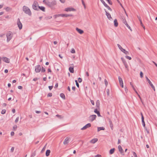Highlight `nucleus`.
Returning a JSON list of instances; mask_svg holds the SVG:
<instances>
[{"label": "nucleus", "mask_w": 157, "mask_h": 157, "mask_svg": "<svg viewBox=\"0 0 157 157\" xmlns=\"http://www.w3.org/2000/svg\"><path fill=\"white\" fill-rule=\"evenodd\" d=\"M43 2L48 6L50 7L52 9H55L54 6L56 4V2L55 0L50 2L48 0H44Z\"/></svg>", "instance_id": "obj_1"}, {"label": "nucleus", "mask_w": 157, "mask_h": 157, "mask_svg": "<svg viewBox=\"0 0 157 157\" xmlns=\"http://www.w3.org/2000/svg\"><path fill=\"white\" fill-rule=\"evenodd\" d=\"M22 10L26 14L29 15L30 16L31 15L32 13L30 9L27 6H24L22 7Z\"/></svg>", "instance_id": "obj_2"}, {"label": "nucleus", "mask_w": 157, "mask_h": 157, "mask_svg": "<svg viewBox=\"0 0 157 157\" xmlns=\"http://www.w3.org/2000/svg\"><path fill=\"white\" fill-rule=\"evenodd\" d=\"M38 5V4L37 2L36 1H34L32 5L33 9L37 11L39 9L37 8V6Z\"/></svg>", "instance_id": "obj_3"}, {"label": "nucleus", "mask_w": 157, "mask_h": 157, "mask_svg": "<svg viewBox=\"0 0 157 157\" xmlns=\"http://www.w3.org/2000/svg\"><path fill=\"white\" fill-rule=\"evenodd\" d=\"M146 78L148 82V83L151 86V87L152 88V89L154 90V91H155V86H154V85H153L151 81H150V80L149 79V78H148V77L146 76Z\"/></svg>", "instance_id": "obj_4"}, {"label": "nucleus", "mask_w": 157, "mask_h": 157, "mask_svg": "<svg viewBox=\"0 0 157 157\" xmlns=\"http://www.w3.org/2000/svg\"><path fill=\"white\" fill-rule=\"evenodd\" d=\"M7 41L8 42L10 41L12 37V35L10 32H9L6 34Z\"/></svg>", "instance_id": "obj_5"}, {"label": "nucleus", "mask_w": 157, "mask_h": 157, "mask_svg": "<svg viewBox=\"0 0 157 157\" xmlns=\"http://www.w3.org/2000/svg\"><path fill=\"white\" fill-rule=\"evenodd\" d=\"M41 70V67L40 65H38L35 67V71L36 73L39 72Z\"/></svg>", "instance_id": "obj_6"}, {"label": "nucleus", "mask_w": 157, "mask_h": 157, "mask_svg": "<svg viewBox=\"0 0 157 157\" xmlns=\"http://www.w3.org/2000/svg\"><path fill=\"white\" fill-rule=\"evenodd\" d=\"M97 116L95 115H92L89 116V118L90 121L91 122L95 120L96 117Z\"/></svg>", "instance_id": "obj_7"}, {"label": "nucleus", "mask_w": 157, "mask_h": 157, "mask_svg": "<svg viewBox=\"0 0 157 157\" xmlns=\"http://www.w3.org/2000/svg\"><path fill=\"white\" fill-rule=\"evenodd\" d=\"M17 25L19 29H21L22 27V25L19 18H18L17 19Z\"/></svg>", "instance_id": "obj_8"}, {"label": "nucleus", "mask_w": 157, "mask_h": 157, "mask_svg": "<svg viewBox=\"0 0 157 157\" xmlns=\"http://www.w3.org/2000/svg\"><path fill=\"white\" fill-rule=\"evenodd\" d=\"M121 59L122 60L126 68L128 69V66L125 59L123 57H121Z\"/></svg>", "instance_id": "obj_9"}, {"label": "nucleus", "mask_w": 157, "mask_h": 157, "mask_svg": "<svg viewBox=\"0 0 157 157\" xmlns=\"http://www.w3.org/2000/svg\"><path fill=\"white\" fill-rule=\"evenodd\" d=\"M123 22L127 26V27L132 31V29H131L130 27L128 24L126 20L124 18H122Z\"/></svg>", "instance_id": "obj_10"}, {"label": "nucleus", "mask_w": 157, "mask_h": 157, "mask_svg": "<svg viewBox=\"0 0 157 157\" xmlns=\"http://www.w3.org/2000/svg\"><path fill=\"white\" fill-rule=\"evenodd\" d=\"M118 148L119 150V151L121 153V154L123 155H124V151L123 150L121 146L119 145L118 147Z\"/></svg>", "instance_id": "obj_11"}, {"label": "nucleus", "mask_w": 157, "mask_h": 157, "mask_svg": "<svg viewBox=\"0 0 157 157\" xmlns=\"http://www.w3.org/2000/svg\"><path fill=\"white\" fill-rule=\"evenodd\" d=\"M118 79H119V82L120 85L121 86L122 88H123V87H124L123 82V81L122 78L120 76H119L118 77Z\"/></svg>", "instance_id": "obj_12"}, {"label": "nucleus", "mask_w": 157, "mask_h": 157, "mask_svg": "<svg viewBox=\"0 0 157 157\" xmlns=\"http://www.w3.org/2000/svg\"><path fill=\"white\" fill-rule=\"evenodd\" d=\"M91 126V124L90 123H88L86 124L85 126H84L82 128H81V130H84L86 128L90 127Z\"/></svg>", "instance_id": "obj_13"}, {"label": "nucleus", "mask_w": 157, "mask_h": 157, "mask_svg": "<svg viewBox=\"0 0 157 157\" xmlns=\"http://www.w3.org/2000/svg\"><path fill=\"white\" fill-rule=\"evenodd\" d=\"M2 59L3 61L7 63H9L10 62L9 59L6 57H3Z\"/></svg>", "instance_id": "obj_14"}, {"label": "nucleus", "mask_w": 157, "mask_h": 157, "mask_svg": "<svg viewBox=\"0 0 157 157\" xmlns=\"http://www.w3.org/2000/svg\"><path fill=\"white\" fill-rule=\"evenodd\" d=\"M70 140V138L68 137H67L66 138V139L64 140L63 141V144L65 145L69 143V141Z\"/></svg>", "instance_id": "obj_15"}, {"label": "nucleus", "mask_w": 157, "mask_h": 157, "mask_svg": "<svg viewBox=\"0 0 157 157\" xmlns=\"http://www.w3.org/2000/svg\"><path fill=\"white\" fill-rule=\"evenodd\" d=\"M65 10L67 12L70 11H75V9L73 8H67L65 9Z\"/></svg>", "instance_id": "obj_16"}, {"label": "nucleus", "mask_w": 157, "mask_h": 157, "mask_svg": "<svg viewBox=\"0 0 157 157\" xmlns=\"http://www.w3.org/2000/svg\"><path fill=\"white\" fill-rule=\"evenodd\" d=\"M105 10L106 13V15L107 16L108 18L110 20L111 19H112V17H111L110 14L109 13L107 12L105 9Z\"/></svg>", "instance_id": "obj_17"}, {"label": "nucleus", "mask_w": 157, "mask_h": 157, "mask_svg": "<svg viewBox=\"0 0 157 157\" xmlns=\"http://www.w3.org/2000/svg\"><path fill=\"white\" fill-rule=\"evenodd\" d=\"M109 122V124L110 127L113 130V125L112 122L111 120L109 118L108 119Z\"/></svg>", "instance_id": "obj_18"}, {"label": "nucleus", "mask_w": 157, "mask_h": 157, "mask_svg": "<svg viewBox=\"0 0 157 157\" xmlns=\"http://www.w3.org/2000/svg\"><path fill=\"white\" fill-rule=\"evenodd\" d=\"M60 16L62 17H68L71 16L72 15L71 14H60Z\"/></svg>", "instance_id": "obj_19"}, {"label": "nucleus", "mask_w": 157, "mask_h": 157, "mask_svg": "<svg viewBox=\"0 0 157 157\" xmlns=\"http://www.w3.org/2000/svg\"><path fill=\"white\" fill-rule=\"evenodd\" d=\"M76 30L80 34H82L84 32L82 30L78 28H76Z\"/></svg>", "instance_id": "obj_20"}, {"label": "nucleus", "mask_w": 157, "mask_h": 157, "mask_svg": "<svg viewBox=\"0 0 157 157\" xmlns=\"http://www.w3.org/2000/svg\"><path fill=\"white\" fill-rule=\"evenodd\" d=\"M98 140V139L97 138H94L92 139L90 141V143L92 144H94L97 142Z\"/></svg>", "instance_id": "obj_21"}, {"label": "nucleus", "mask_w": 157, "mask_h": 157, "mask_svg": "<svg viewBox=\"0 0 157 157\" xmlns=\"http://www.w3.org/2000/svg\"><path fill=\"white\" fill-rule=\"evenodd\" d=\"M141 119H142V125H143V126H144V128H145V122L144 121V116H142V118H141Z\"/></svg>", "instance_id": "obj_22"}, {"label": "nucleus", "mask_w": 157, "mask_h": 157, "mask_svg": "<svg viewBox=\"0 0 157 157\" xmlns=\"http://www.w3.org/2000/svg\"><path fill=\"white\" fill-rule=\"evenodd\" d=\"M100 101L99 100H97L96 102V108L99 109Z\"/></svg>", "instance_id": "obj_23"}, {"label": "nucleus", "mask_w": 157, "mask_h": 157, "mask_svg": "<svg viewBox=\"0 0 157 157\" xmlns=\"http://www.w3.org/2000/svg\"><path fill=\"white\" fill-rule=\"evenodd\" d=\"M38 9H40L43 12L45 11V8L43 6H38Z\"/></svg>", "instance_id": "obj_24"}, {"label": "nucleus", "mask_w": 157, "mask_h": 157, "mask_svg": "<svg viewBox=\"0 0 157 157\" xmlns=\"http://www.w3.org/2000/svg\"><path fill=\"white\" fill-rule=\"evenodd\" d=\"M121 51L126 55H129V52L128 51H126V50H121Z\"/></svg>", "instance_id": "obj_25"}, {"label": "nucleus", "mask_w": 157, "mask_h": 157, "mask_svg": "<svg viewBox=\"0 0 157 157\" xmlns=\"http://www.w3.org/2000/svg\"><path fill=\"white\" fill-rule=\"evenodd\" d=\"M114 25L115 27H117L118 25V23L117 21V19H115L114 21Z\"/></svg>", "instance_id": "obj_26"}, {"label": "nucleus", "mask_w": 157, "mask_h": 157, "mask_svg": "<svg viewBox=\"0 0 157 157\" xmlns=\"http://www.w3.org/2000/svg\"><path fill=\"white\" fill-rule=\"evenodd\" d=\"M51 151L50 150H47L46 152V156H48L50 153Z\"/></svg>", "instance_id": "obj_27"}, {"label": "nucleus", "mask_w": 157, "mask_h": 157, "mask_svg": "<svg viewBox=\"0 0 157 157\" xmlns=\"http://www.w3.org/2000/svg\"><path fill=\"white\" fill-rule=\"evenodd\" d=\"M69 70L71 73H73L74 72V68L73 67H70Z\"/></svg>", "instance_id": "obj_28"}, {"label": "nucleus", "mask_w": 157, "mask_h": 157, "mask_svg": "<svg viewBox=\"0 0 157 157\" xmlns=\"http://www.w3.org/2000/svg\"><path fill=\"white\" fill-rule=\"evenodd\" d=\"M115 150V149L114 148H113L111 149L109 151V154H113Z\"/></svg>", "instance_id": "obj_29"}, {"label": "nucleus", "mask_w": 157, "mask_h": 157, "mask_svg": "<svg viewBox=\"0 0 157 157\" xmlns=\"http://www.w3.org/2000/svg\"><path fill=\"white\" fill-rule=\"evenodd\" d=\"M105 129V128L103 127H100L98 128V132H99L101 130H104Z\"/></svg>", "instance_id": "obj_30"}, {"label": "nucleus", "mask_w": 157, "mask_h": 157, "mask_svg": "<svg viewBox=\"0 0 157 157\" xmlns=\"http://www.w3.org/2000/svg\"><path fill=\"white\" fill-rule=\"evenodd\" d=\"M60 97L63 99H65V97L64 94L63 93H61L60 95Z\"/></svg>", "instance_id": "obj_31"}, {"label": "nucleus", "mask_w": 157, "mask_h": 157, "mask_svg": "<svg viewBox=\"0 0 157 157\" xmlns=\"http://www.w3.org/2000/svg\"><path fill=\"white\" fill-rule=\"evenodd\" d=\"M6 110L5 109H2L1 111V114H5L6 113Z\"/></svg>", "instance_id": "obj_32"}, {"label": "nucleus", "mask_w": 157, "mask_h": 157, "mask_svg": "<svg viewBox=\"0 0 157 157\" xmlns=\"http://www.w3.org/2000/svg\"><path fill=\"white\" fill-rule=\"evenodd\" d=\"M101 2L103 4L104 6L105 7L107 5L103 0H100Z\"/></svg>", "instance_id": "obj_33"}, {"label": "nucleus", "mask_w": 157, "mask_h": 157, "mask_svg": "<svg viewBox=\"0 0 157 157\" xmlns=\"http://www.w3.org/2000/svg\"><path fill=\"white\" fill-rule=\"evenodd\" d=\"M99 109L96 108L94 110V112L95 113H98L99 112V111L98 110V109Z\"/></svg>", "instance_id": "obj_34"}, {"label": "nucleus", "mask_w": 157, "mask_h": 157, "mask_svg": "<svg viewBox=\"0 0 157 157\" xmlns=\"http://www.w3.org/2000/svg\"><path fill=\"white\" fill-rule=\"evenodd\" d=\"M36 155V153H35V151L33 152L32 153L30 157H34V156H35Z\"/></svg>", "instance_id": "obj_35"}, {"label": "nucleus", "mask_w": 157, "mask_h": 157, "mask_svg": "<svg viewBox=\"0 0 157 157\" xmlns=\"http://www.w3.org/2000/svg\"><path fill=\"white\" fill-rule=\"evenodd\" d=\"M46 70L45 68H44L43 67H42V69L41 70V72H44Z\"/></svg>", "instance_id": "obj_36"}, {"label": "nucleus", "mask_w": 157, "mask_h": 157, "mask_svg": "<svg viewBox=\"0 0 157 157\" xmlns=\"http://www.w3.org/2000/svg\"><path fill=\"white\" fill-rule=\"evenodd\" d=\"M55 18H56L58 17H60V14H56L54 15L53 16Z\"/></svg>", "instance_id": "obj_37"}, {"label": "nucleus", "mask_w": 157, "mask_h": 157, "mask_svg": "<svg viewBox=\"0 0 157 157\" xmlns=\"http://www.w3.org/2000/svg\"><path fill=\"white\" fill-rule=\"evenodd\" d=\"M75 82L76 83V85L77 86L78 88H79V84H78V82L77 80H75Z\"/></svg>", "instance_id": "obj_38"}, {"label": "nucleus", "mask_w": 157, "mask_h": 157, "mask_svg": "<svg viewBox=\"0 0 157 157\" xmlns=\"http://www.w3.org/2000/svg\"><path fill=\"white\" fill-rule=\"evenodd\" d=\"M17 128V125H14L13 127V130H15Z\"/></svg>", "instance_id": "obj_39"}, {"label": "nucleus", "mask_w": 157, "mask_h": 157, "mask_svg": "<svg viewBox=\"0 0 157 157\" xmlns=\"http://www.w3.org/2000/svg\"><path fill=\"white\" fill-rule=\"evenodd\" d=\"M105 7L107 8L110 11H112V9L108 5H107Z\"/></svg>", "instance_id": "obj_40"}, {"label": "nucleus", "mask_w": 157, "mask_h": 157, "mask_svg": "<svg viewBox=\"0 0 157 157\" xmlns=\"http://www.w3.org/2000/svg\"><path fill=\"white\" fill-rule=\"evenodd\" d=\"M56 116L57 117H58V118H59V119H61V118H63V117H62V116L61 115H58V114L56 115Z\"/></svg>", "instance_id": "obj_41"}, {"label": "nucleus", "mask_w": 157, "mask_h": 157, "mask_svg": "<svg viewBox=\"0 0 157 157\" xmlns=\"http://www.w3.org/2000/svg\"><path fill=\"white\" fill-rule=\"evenodd\" d=\"M130 85L132 86V87L133 88L134 90H135V88L134 87V86L133 85L132 83L131 82H130Z\"/></svg>", "instance_id": "obj_42"}, {"label": "nucleus", "mask_w": 157, "mask_h": 157, "mask_svg": "<svg viewBox=\"0 0 157 157\" xmlns=\"http://www.w3.org/2000/svg\"><path fill=\"white\" fill-rule=\"evenodd\" d=\"M52 96V93H49L47 95L48 97H51Z\"/></svg>", "instance_id": "obj_43"}, {"label": "nucleus", "mask_w": 157, "mask_h": 157, "mask_svg": "<svg viewBox=\"0 0 157 157\" xmlns=\"http://www.w3.org/2000/svg\"><path fill=\"white\" fill-rule=\"evenodd\" d=\"M125 57H126V58L128 59L129 60H131L132 59L131 57L128 56H125Z\"/></svg>", "instance_id": "obj_44"}, {"label": "nucleus", "mask_w": 157, "mask_h": 157, "mask_svg": "<svg viewBox=\"0 0 157 157\" xmlns=\"http://www.w3.org/2000/svg\"><path fill=\"white\" fill-rule=\"evenodd\" d=\"M78 82L79 83H80V82H82V79L81 78H78Z\"/></svg>", "instance_id": "obj_45"}, {"label": "nucleus", "mask_w": 157, "mask_h": 157, "mask_svg": "<svg viewBox=\"0 0 157 157\" xmlns=\"http://www.w3.org/2000/svg\"><path fill=\"white\" fill-rule=\"evenodd\" d=\"M108 2V3L110 5H112V2L110 1V0H106Z\"/></svg>", "instance_id": "obj_46"}, {"label": "nucleus", "mask_w": 157, "mask_h": 157, "mask_svg": "<svg viewBox=\"0 0 157 157\" xmlns=\"http://www.w3.org/2000/svg\"><path fill=\"white\" fill-rule=\"evenodd\" d=\"M19 119V117H17L15 121V123H17V122L18 121Z\"/></svg>", "instance_id": "obj_47"}, {"label": "nucleus", "mask_w": 157, "mask_h": 157, "mask_svg": "<svg viewBox=\"0 0 157 157\" xmlns=\"http://www.w3.org/2000/svg\"><path fill=\"white\" fill-rule=\"evenodd\" d=\"M140 75L141 78H142L143 77V74L142 71H140Z\"/></svg>", "instance_id": "obj_48"}, {"label": "nucleus", "mask_w": 157, "mask_h": 157, "mask_svg": "<svg viewBox=\"0 0 157 157\" xmlns=\"http://www.w3.org/2000/svg\"><path fill=\"white\" fill-rule=\"evenodd\" d=\"M107 95L109 96V89H107Z\"/></svg>", "instance_id": "obj_49"}, {"label": "nucleus", "mask_w": 157, "mask_h": 157, "mask_svg": "<svg viewBox=\"0 0 157 157\" xmlns=\"http://www.w3.org/2000/svg\"><path fill=\"white\" fill-rule=\"evenodd\" d=\"M105 83L106 86H107L108 84V82L106 79H105Z\"/></svg>", "instance_id": "obj_50"}, {"label": "nucleus", "mask_w": 157, "mask_h": 157, "mask_svg": "<svg viewBox=\"0 0 157 157\" xmlns=\"http://www.w3.org/2000/svg\"><path fill=\"white\" fill-rule=\"evenodd\" d=\"M82 4L83 5V6H84V8H86V6H85V3H84L83 0H82Z\"/></svg>", "instance_id": "obj_51"}, {"label": "nucleus", "mask_w": 157, "mask_h": 157, "mask_svg": "<svg viewBox=\"0 0 157 157\" xmlns=\"http://www.w3.org/2000/svg\"><path fill=\"white\" fill-rule=\"evenodd\" d=\"M117 45L119 49H124L123 48H122V47L121 46L120 44H118Z\"/></svg>", "instance_id": "obj_52"}, {"label": "nucleus", "mask_w": 157, "mask_h": 157, "mask_svg": "<svg viewBox=\"0 0 157 157\" xmlns=\"http://www.w3.org/2000/svg\"><path fill=\"white\" fill-rule=\"evenodd\" d=\"M53 86H48V88L50 90H51L53 88Z\"/></svg>", "instance_id": "obj_53"}, {"label": "nucleus", "mask_w": 157, "mask_h": 157, "mask_svg": "<svg viewBox=\"0 0 157 157\" xmlns=\"http://www.w3.org/2000/svg\"><path fill=\"white\" fill-rule=\"evenodd\" d=\"M125 91L126 92V93H127L128 92V89L127 87L125 86L124 87Z\"/></svg>", "instance_id": "obj_54"}, {"label": "nucleus", "mask_w": 157, "mask_h": 157, "mask_svg": "<svg viewBox=\"0 0 157 157\" xmlns=\"http://www.w3.org/2000/svg\"><path fill=\"white\" fill-rule=\"evenodd\" d=\"M138 96L139 98H140L141 102L143 104V101L142 100V98H141V97H140V95L139 94H138Z\"/></svg>", "instance_id": "obj_55"}, {"label": "nucleus", "mask_w": 157, "mask_h": 157, "mask_svg": "<svg viewBox=\"0 0 157 157\" xmlns=\"http://www.w3.org/2000/svg\"><path fill=\"white\" fill-rule=\"evenodd\" d=\"M90 102L93 105H94V101L92 100H91Z\"/></svg>", "instance_id": "obj_56"}, {"label": "nucleus", "mask_w": 157, "mask_h": 157, "mask_svg": "<svg viewBox=\"0 0 157 157\" xmlns=\"http://www.w3.org/2000/svg\"><path fill=\"white\" fill-rule=\"evenodd\" d=\"M18 88L19 89H22V87L21 86H18Z\"/></svg>", "instance_id": "obj_57"}, {"label": "nucleus", "mask_w": 157, "mask_h": 157, "mask_svg": "<svg viewBox=\"0 0 157 157\" xmlns=\"http://www.w3.org/2000/svg\"><path fill=\"white\" fill-rule=\"evenodd\" d=\"M14 147H12L11 148V152H13L14 150Z\"/></svg>", "instance_id": "obj_58"}, {"label": "nucleus", "mask_w": 157, "mask_h": 157, "mask_svg": "<svg viewBox=\"0 0 157 157\" xmlns=\"http://www.w3.org/2000/svg\"><path fill=\"white\" fill-rule=\"evenodd\" d=\"M71 53H75V50H71Z\"/></svg>", "instance_id": "obj_59"}, {"label": "nucleus", "mask_w": 157, "mask_h": 157, "mask_svg": "<svg viewBox=\"0 0 157 157\" xmlns=\"http://www.w3.org/2000/svg\"><path fill=\"white\" fill-rule=\"evenodd\" d=\"M58 82H57L56 83V84H55V86L54 87L55 88H57L58 87Z\"/></svg>", "instance_id": "obj_60"}, {"label": "nucleus", "mask_w": 157, "mask_h": 157, "mask_svg": "<svg viewBox=\"0 0 157 157\" xmlns=\"http://www.w3.org/2000/svg\"><path fill=\"white\" fill-rule=\"evenodd\" d=\"M94 157H101V155H97L95 156Z\"/></svg>", "instance_id": "obj_61"}, {"label": "nucleus", "mask_w": 157, "mask_h": 157, "mask_svg": "<svg viewBox=\"0 0 157 157\" xmlns=\"http://www.w3.org/2000/svg\"><path fill=\"white\" fill-rule=\"evenodd\" d=\"M140 24L142 26H143V25H144L142 23V21L141 20H140Z\"/></svg>", "instance_id": "obj_62"}, {"label": "nucleus", "mask_w": 157, "mask_h": 157, "mask_svg": "<svg viewBox=\"0 0 157 157\" xmlns=\"http://www.w3.org/2000/svg\"><path fill=\"white\" fill-rule=\"evenodd\" d=\"M14 133L13 132V131H12L11 132V133H10V134H11V136H13L14 135Z\"/></svg>", "instance_id": "obj_63"}, {"label": "nucleus", "mask_w": 157, "mask_h": 157, "mask_svg": "<svg viewBox=\"0 0 157 157\" xmlns=\"http://www.w3.org/2000/svg\"><path fill=\"white\" fill-rule=\"evenodd\" d=\"M12 111L13 113H14L15 112V109H13L12 110Z\"/></svg>", "instance_id": "obj_64"}]
</instances>
